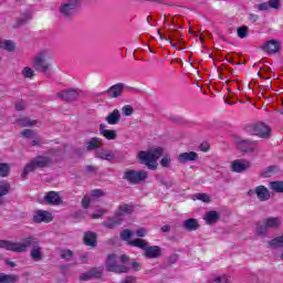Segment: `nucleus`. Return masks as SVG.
<instances>
[{"label": "nucleus", "mask_w": 283, "mask_h": 283, "mask_svg": "<svg viewBox=\"0 0 283 283\" xmlns=\"http://www.w3.org/2000/svg\"><path fill=\"white\" fill-rule=\"evenodd\" d=\"M19 282V276L14 274H0V283H17Z\"/></svg>", "instance_id": "7c9ffc66"}, {"label": "nucleus", "mask_w": 283, "mask_h": 283, "mask_svg": "<svg viewBox=\"0 0 283 283\" xmlns=\"http://www.w3.org/2000/svg\"><path fill=\"white\" fill-rule=\"evenodd\" d=\"M161 231L164 233H169V231H171V227L170 226H164V227H161Z\"/></svg>", "instance_id": "052dcab7"}, {"label": "nucleus", "mask_w": 283, "mask_h": 283, "mask_svg": "<svg viewBox=\"0 0 283 283\" xmlns=\"http://www.w3.org/2000/svg\"><path fill=\"white\" fill-rule=\"evenodd\" d=\"M15 44L10 40L0 41V50H6L7 52H14Z\"/></svg>", "instance_id": "2f4dec72"}, {"label": "nucleus", "mask_w": 283, "mask_h": 283, "mask_svg": "<svg viewBox=\"0 0 283 283\" xmlns=\"http://www.w3.org/2000/svg\"><path fill=\"white\" fill-rule=\"evenodd\" d=\"M31 145H32L33 147H36V146L41 145V139H33V140L31 142Z\"/></svg>", "instance_id": "e2e57ef3"}, {"label": "nucleus", "mask_w": 283, "mask_h": 283, "mask_svg": "<svg viewBox=\"0 0 283 283\" xmlns=\"http://www.w3.org/2000/svg\"><path fill=\"white\" fill-rule=\"evenodd\" d=\"M99 134L106 138V140H116V138H118V133L114 129H107L105 124L99 125Z\"/></svg>", "instance_id": "6ab92c4d"}, {"label": "nucleus", "mask_w": 283, "mask_h": 283, "mask_svg": "<svg viewBox=\"0 0 283 283\" xmlns=\"http://www.w3.org/2000/svg\"><path fill=\"white\" fill-rule=\"evenodd\" d=\"M203 220L207 224H216L220 220V214L216 211L206 212Z\"/></svg>", "instance_id": "a878e982"}, {"label": "nucleus", "mask_w": 283, "mask_h": 283, "mask_svg": "<svg viewBox=\"0 0 283 283\" xmlns=\"http://www.w3.org/2000/svg\"><path fill=\"white\" fill-rule=\"evenodd\" d=\"M80 280H84V281L92 280V273L86 272V273L82 274L80 276Z\"/></svg>", "instance_id": "4d7b16f0"}, {"label": "nucleus", "mask_w": 283, "mask_h": 283, "mask_svg": "<svg viewBox=\"0 0 283 283\" xmlns=\"http://www.w3.org/2000/svg\"><path fill=\"white\" fill-rule=\"evenodd\" d=\"M130 247H137L144 251V258L147 260H158L163 255V249L158 245H148L147 241L143 239H135L128 241Z\"/></svg>", "instance_id": "7ed1b4c3"}, {"label": "nucleus", "mask_w": 283, "mask_h": 283, "mask_svg": "<svg viewBox=\"0 0 283 283\" xmlns=\"http://www.w3.org/2000/svg\"><path fill=\"white\" fill-rule=\"evenodd\" d=\"M103 196H105V192H103V190H99V189L92 190L91 196H85L82 199L83 209H88L92 202H94L95 200H98V198H103Z\"/></svg>", "instance_id": "9b49d317"}, {"label": "nucleus", "mask_w": 283, "mask_h": 283, "mask_svg": "<svg viewBox=\"0 0 283 283\" xmlns=\"http://www.w3.org/2000/svg\"><path fill=\"white\" fill-rule=\"evenodd\" d=\"M61 258L62 260L70 261L71 258H74V252H72L71 250H62Z\"/></svg>", "instance_id": "c03bdc74"}, {"label": "nucleus", "mask_w": 283, "mask_h": 283, "mask_svg": "<svg viewBox=\"0 0 283 283\" xmlns=\"http://www.w3.org/2000/svg\"><path fill=\"white\" fill-rule=\"evenodd\" d=\"M184 229H186V231H198L200 223L198 219L190 218L184 221Z\"/></svg>", "instance_id": "b1692460"}, {"label": "nucleus", "mask_w": 283, "mask_h": 283, "mask_svg": "<svg viewBox=\"0 0 283 283\" xmlns=\"http://www.w3.org/2000/svg\"><path fill=\"white\" fill-rule=\"evenodd\" d=\"M120 238L122 240H129V238H132V231L130 230H124L122 233H120Z\"/></svg>", "instance_id": "3c124183"}, {"label": "nucleus", "mask_w": 283, "mask_h": 283, "mask_svg": "<svg viewBox=\"0 0 283 283\" xmlns=\"http://www.w3.org/2000/svg\"><path fill=\"white\" fill-rule=\"evenodd\" d=\"M134 212V207L127 205V203H124V205H120L119 208H118V211H117V216H129V213H133Z\"/></svg>", "instance_id": "c85d7f7f"}, {"label": "nucleus", "mask_w": 283, "mask_h": 283, "mask_svg": "<svg viewBox=\"0 0 283 283\" xmlns=\"http://www.w3.org/2000/svg\"><path fill=\"white\" fill-rule=\"evenodd\" d=\"M44 201L46 205L57 207L59 205H63V197H61V193L56 191H49L44 197Z\"/></svg>", "instance_id": "4468645a"}, {"label": "nucleus", "mask_w": 283, "mask_h": 283, "mask_svg": "<svg viewBox=\"0 0 283 283\" xmlns=\"http://www.w3.org/2000/svg\"><path fill=\"white\" fill-rule=\"evenodd\" d=\"M33 163H35V167H48L50 165V158L40 156L33 159Z\"/></svg>", "instance_id": "473e14b6"}, {"label": "nucleus", "mask_w": 283, "mask_h": 283, "mask_svg": "<svg viewBox=\"0 0 283 283\" xmlns=\"http://www.w3.org/2000/svg\"><path fill=\"white\" fill-rule=\"evenodd\" d=\"M237 34H238L239 39H247L249 36V27L243 25V27L238 28Z\"/></svg>", "instance_id": "58836bf2"}, {"label": "nucleus", "mask_w": 283, "mask_h": 283, "mask_svg": "<svg viewBox=\"0 0 283 283\" xmlns=\"http://www.w3.org/2000/svg\"><path fill=\"white\" fill-rule=\"evenodd\" d=\"M35 169H36V164L34 163V160H32L31 163L25 165L22 171V176H28V174H32V171H34Z\"/></svg>", "instance_id": "e433bc0d"}, {"label": "nucleus", "mask_w": 283, "mask_h": 283, "mask_svg": "<svg viewBox=\"0 0 283 283\" xmlns=\"http://www.w3.org/2000/svg\"><path fill=\"white\" fill-rule=\"evenodd\" d=\"M32 20V14L30 12L21 13V15L17 19V24L14 28H20V25H25L29 21Z\"/></svg>", "instance_id": "bb28decb"}, {"label": "nucleus", "mask_w": 283, "mask_h": 283, "mask_svg": "<svg viewBox=\"0 0 283 283\" xmlns=\"http://www.w3.org/2000/svg\"><path fill=\"white\" fill-rule=\"evenodd\" d=\"M163 147L150 148L148 151L142 150L137 154V158L142 165H145L151 171L158 169V158L163 156Z\"/></svg>", "instance_id": "f03ea898"}, {"label": "nucleus", "mask_w": 283, "mask_h": 283, "mask_svg": "<svg viewBox=\"0 0 283 283\" xmlns=\"http://www.w3.org/2000/svg\"><path fill=\"white\" fill-rule=\"evenodd\" d=\"M8 266H11L13 269V266H17V264L12 261H7Z\"/></svg>", "instance_id": "0e129e2a"}, {"label": "nucleus", "mask_w": 283, "mask_h": 283, "mask_svg": "<svg viewBox=\"0 0 283 283\" xmlns=\"http://www.w3.org/2000/svg\"><path fill=\"white\" fill-rule=\"evenodd\" d=\"M281 227H282V219L270 217L256 224V233L258 235H261L262 238H264L269 229H280Z\"/></svg>", "instance_id": "423d86ee"}, {"label": "nucleus", "mask_w": 283, "mask_h": 283, "mask_svg": "<svg viewBox=\"0 0 283 283\" xmlns=\"http://www.w3.org/2000/svg\"><path fill=\"white\" fill-rule=\"evenodd\" d=\"M95 158H99L101 160H108L109 163L112 160L116 159V154H114V150L108 148H102L95 153Z\"/></svg>", "instance_id": "f3484780"}, {"label": "nucleus", "mask_w": 283, "mask_h": 283, "mask_svg": "<svg viewBox=\"0 0 283 283\" xmlns=\"http://www.w3.org/2000/svg\"><path fill=\"white\" fill-rule=\"evenodd\" d=\"M132 266H133V269H134L135 271H140V263L134 262V263L132 264Z\"/></svg>", "instance_id": "680f3d73"}, {"label": "nucleus", "mask_w": 283, "mask_h": 283, "mask_svg": "<svg viewBox=\"0 0 283 283\" xmlns=\"http://www.w3.org/2000/svg\"><path fill=\"white\" fill-rule=\"evenodd\" d=\"M108 125H118L120 123V111L115 108L108 116L105 118Z\"/></svg>", "instance_id": "5701e85b"}, {"label": "nucleus", "mask_w": 283, "mask_h": 283, "mask_svg": "<svg viewBox=\"0 0 283 283\" xmlns=\"http://www.w3.org/2000/svg\"><path fill=\"white\" fill-rule=\"evenodd\" d=\"M148 178L149 174L147 170L127 169L124 172V180L129 182V185H140V182H145Z\"/></svg>", "instance_id": "0eeeda50"}, {"label": "nucleus", "mask_w": 283, "mask_h": 283, "mask_svg": "<svg viewBox=\"0 0 283 283\" xmlns=\"http://www.w3.org/2000/svg\"><path fill=\"white\" fill-rule=\"evenodd\" d=\"M10 193V184L8 182H2L0 184V207L3 205V197L8 196Z\"/></svg>", "instance_id": "c756f323"}, {"label": "nucleus", "mask_w": 283, "mask_h": 283, "mask_svg": "<svg viewBox=\"0 0 283 283\" xmlns=\"http://www.w3.org/2000/svg\"><path fill=\"white\" fill-rule=\"evenodd\" d=\"M10 176V165L0 164V178H8Z\"/></svg>", "instance_id": "4c0bfd02"}, {"label": "nucleus", "mask_w": 283, "mask_h": 283, "mask_svg": "<svg viewBox=\"0 0 283 283\" xmlns=\"http://www.w3.org/2000/svg\"><path fill=\"white\" fill-rule=\"evenodd\" d=\"M33 220L38 223L44 222L45 224L52 222L54 220V217L52 216V212L45 211V210H38L33 214Z\"/></svg>", "instance_id": "ddd939ff"}, {"label": "nucleus", "mask_w": 283, "mask_h": 283, "mask_svg": "<svg viewBox=\"0 0 283 283\" xmlns=\"http://www.w3.org/2000/svg\"><path fill=\"white\" fill-rule=\"evenodd\" d=\"M207 283H231V276L229 274H218L210 277Z\"/></svg>", "instance_id": "393cba45"}, {"label": "nucleus", "mask_w": 283, "mask_h": 283, "mask_svg": "<svg viewBox=\"0 0 283 283\" xmlns=\"http://www.w3.org/2000/svg\"><path fill=\"white\" fill-rule=\"evenodd\" d=\"M122 113L124 114V116H132V114H134V107H132L130 105H125L122 108Z\"/></svg>", "instance_id": "a18cd8bd"}, {"label": "nucleus", "mask_w": 283, "mask_h": 283, "mask_svg": "<svg viewBox=\"0 0 283 283\" xmlns=\"http://www.w3.org/2000/svg\"><path fill=\"white\" fill-rule=\"evenodd\" d=\"M276 170L277 168L275 166H270L262 171L261 176H263V178H270Z\"/></svg>", "instance_id": "a19ab883"}, {"label": "nucleus", "mask_w": 283, "mask_h": 283, "mask_svg": "<svg viewBox=\"0 0 283 283\" xmlns=\"http://www.w3.org/2000/svg\"><path fill=\"white\" fill-rule=\"evenodd\" d=\"M21 136H23L24 138H32V136H34V132H32L31 129H24L21 133Z\"/></svg>", "instance_id": "864d4df0"}, {"label": "nucleus", "mask_w": 283, "mask_h": 283, "mask_svg": "<svg viewBox=\"0 0 283 283\" xmlns=\"http://www.w3.org/2000/svg\"><path fill=\"white\" fill-rule=\"evenodd\" d=\"M253 165L250 160L247 159H237L231 163L230 169L234 174H244V171H249Z\"/></svg>", "instance_id": "1a4fd4ad"}, {"label": "nucleus", "mask_w": 283, "mask_h": 283, "mask_svg": "<svg viewBox=\"0 0 283 283\" xmlns=\"http://www.w3.org/2000/svg\"><path fill=\"white\" fill-rule=\"evenodd\" d=\"M118 260L125 264L127 260H129V256L123 254L119 258L116 256V254H109L106 260V269L111 273H127L129 271V268L127 265H120L118 264Z\"/></svg>", "instance_id": "20e7f679"}, {"label": "nucleus", "mask_w": 283, "mask_h": 283, "mask_svg": "<svg viewBox=\"0 0 283 283\" xmlns=\"http://www.w3.org/2000/svg\"><path fill=\"white\" fill-rule=\"evenodd\" d=\"M101 216H105V210H97V212L93 213L91 218H93V220H98Z\"/></svg>", "instance_id": "5fc2aeb1"}, {"label": "nucleus", "mask_w": 283, "mask_h": 283, "mask_svg": "<svg viewBox=\"0 0 283 283\" xmlns=\"http://www.w3.org/2000/svg\"><path fill=\"white\" fill-rule=\"evenodd\" d=\"M159 165H161V167H171V156L170 155H165L160 159Z\"/></svg>", "instance_id": "37998d69"}, {"label": "nucleus", "mask_w": 283, "mask_h": 283, "mask_svg": "<svg viewBox=\"0 0 283 283\" xmlns=\"http://www.w3.org/2000/svg\"><path fill=\"white\" fill-rule=\"evenodd\" d=\"M28 247H33L31 249V258L39 262V260L43 259V250L39 247L36 239L29 237L21 242H12L7 240H0V249H4V251H13L14 253H23L28 251Z\"/></svg>", "instance_id": "f257e3e1"}, {"label": "nucleus", "mask_w": 283, "mask_h": 283, "mask_svg": "<svg viewBox=\"0 0 283 283\" xmlns=\"http://www.w3.org/2000/svg\"><path fill=\"white\" fill-rule=\"evenodd\" d=\"M85 147L88 151H96V149H101V147H103V138L92 137L86 142Z\"/></svg>", "instance_id": "aec40b11"}, {"label": "nucleus", "mask_w": 283, "mask_h": 283, "mask_svg": "<svg viewBox=\"0 0 283 283\" xmlns=\"http://www.w3.org/2000/svg\"><path fill=\"white\" fill-rule=\"evenodd\" d=\"M259 19L260 17L255 13H249L248 15V21H250V23H256Z\"/></svg>", "instance_id": "603ef678"}, {"label": "nucleus", "mask_w": 283, "mask_h": 283, "mask_svg": "<svg viewBox=\"0 0 283 283\" xmlns=\"http://www.w3.org/2000/svg\"><path fill=\"white\" fill-rule=\"evenodd\" d=\"M84 244H86V247H96V233L86 232L84 234Z\"/></svg>", "instance_id": "cd10ccee"}, {"label": "nucleus", "mask_w": 283, "mask_h": 283, "mask_svg": "<svg viewBox=\"0 0 283 283\" xmlns=\"http://www.w3.org/2000/svg\"><path fill=\"white\" fill-rule=\"evenodd\" d=\"M21 74L24 78H33L34 77V69H32L30 66H25L24 69H22Z\"/></svg>", "instance_id": "ea45409f"}, {"label": "nucleus", "mask_w": 283, "mask_h": 283, "mask_svg": "<svg viewBox=\"0 0 283 283\" xmlns=\"http://www.w3.org/2000/svg\"><path fill=\"white\" fill-rule=\"evenodd\" d=\"M269 244L270 247H272V249H277L280 247H283V234L281 237H276L271 241H269Z\"/></svg>", "instance_id": "c9c22d12"}, {"label": "nucleus", "mask_w": 283, "mask_h": 283, "mask_svg": "<svg viewBox=\"0 0 283 283\" xmlns=\"http://www.w3.org/2000/svg\"><path fill=\"white\" fill-rule=\"evenodd\" d=\"M252 134L259 138H271V127L264 123L252 126Z\"/></svg>", "instance_id": "9d476101"}, {"label": "nucleus", "mask_w": 283, "mask_h": 283, "mask_svg": "<svg viewBox=\"0 0 283 283\" xmlns=\"http://www.w3.org/2000/svg\"><path fill=\"white\" fill-rule=\"evenodd\" d=\"M199 148L201 149V151H209V144L203 143V144L200 145Z\"/></svg>", "instance_id": "bf43d9fd"}, {"label": "nucleus", "mask_w": 283, "mask_h": 283, "mask_svg": "<svg viewBox=\"0 0 283 283\" xmlns=\"http://www.w3.org/2000/svg\"><path fill=\"white\" fill-rule=\"evenodd\" d=\"M119 283H136V276H126Z\"/></svg>", "instance_id": "6e6d98bb"}, {"label": "nucleus", "mask_w": 283, "mask_h": 283, "mask_svg": "<svg viewBox=\"0 0 283 283\" xmlns=\"http://www.w3.org/2000/svg\"><path fill=\"white\" fill-rule=\"evenodd\" d=\"M193 200H201V202H211V197L207 193H196Z\"/></svg>", "instance_id": "79ce46f5"}, {"label": "nucleus", "mask_w": 283, "mask_h": 283, "mask_svg": "<svg viewBox=\"0 0 283 283\" xmlns=\"http://www.w3.org/2000/svg\"><path fill=\"white\" fill-rule=\"evenodd\" d=\"M270 189L276 193H283V181H272L270 182Z\"/></svg>", "instance_id": "72a5a7b5"}, {"label": "nucleus", "mask_w": 283, "mask_h": 283, "mask_svg": "<svg viewBox=\"0 0 283 283\" xmlns=\"http://www.w3.org/2000/svg\"><path fill=\"white\" fill-rule=\"evenodd\" d=\"M78 8H81V1L78 0H62L60 12L64 17H73Z\"/></svg>", "instance_id": "6e6552de"}, {"label": "nucleus", "mask_w": 283, "mask_h": 283, "mask_svg": "<svg viewBox=\"0 0 283 283\" xmlns=\"http://www.w3.org/2000/svg\"><path fill=\"white\" fill-rule=\"evenodd\" d=\"M235 144L241 151L249 154L255 149V144L249 139L237 138Z\"/></svg>", "instance_id": "2eb2a0df"}, {"label": "nucleus", "mask_w": 283, "mask_h": 283, "mask_svg": "<svg viewBox=\"0 0 283 283\" xmlns=\"http://www.w3.org/2000/svg\"><path fill=\"white\" fill-rule=\"evenodd\" d=\"M268 3L270 6V10L271 8L274 10H280V0H269Z\"/></svg>", "instance_id": "09e8293b"}, {"label": "nucleus", "mask_w": 283, "mask_h": 283, "mask_svg": "<svg viewBox=\"0 0 283 283\" xmlns=\"http://www.w3.org/2000/svg\"><path fill=\"white\" fill-rule=\"evenodd\" d=\"M123 90H125V84L118 83V84L111 86L107 90V94H108L109 98H118V96H120V94H123Z\"/></svg>", "instance_id": "4be33fe9"}, {"label": "nucleus", "mask_w": 283, "mask_h": 283, "mask_svg": "<svg viewBox=\"0 0 283 283\" xmlns=\"http://www.w3.org/2000/svg\"><path fill=\"white\" fill-rule=\"evenodd\" d=\"M82 262H87V256L83 255L81 256Z\"/></svg>", "instance_id": "69168bd1"}, {"label": "nucleus", "mask_w": 283, "mask_h": 283, "mask_svg": "<svg viewBox=\"0 0 283 283\" xmlns=\"http://www.w3.org/2000/svg\"><path fill=\"white\" fill-rule=\"evenodd\" d=\"M198 160V153L189 151V153H181L178 156V163L185 165L186 163H193Z\"/></svg>", "instance_id": "412c9836"}, {"label": "nucleus", "mask_w": 283, "mask_h": 283, "mask_svg": "<svg viewBox=\"0 0 283 283\" xmlns=\"http://www.w3.org/2000/svg\"><path fill=\"white\" fill-rule=\"evenodd\" d=\"M250 193H256V198H259L261 202H264L271 198V192H269V189L264 186L256 187L254 190H251Z\"/></svg>", "instance_id": "a211bd4d"}, {"label": "nucleus", "mask_w": 283, "mask_h": 283, "mask_svg": "<svg viewBox=\"0 0 283 283\" xmlns=\"http://www.w3.org/2000/svg\"><path fill=\"white\" fill-rule=\"evenodd\" d=\"M57 96L62 98V101H76V98L81 96V91L71 88L60 92Z\"/></svg>", "instance_id": "dca6fc26"}, {"label": "nucleus", "mask_w": 283, "mask_h": 283, "mask_svg": "<svg viewBox=\"0 0 283 283\" xmlns=\"http://www.w3.org/2000/svg\"><path fill=\"white\" fill-rule=\"evenodd\" d=\"M48 61H52V51L43 49L33 57L32 63L35 70H41V72L45 73L50 70V62Z\"/></svg>", "instance_id": "39448f33"}, {"label": "nucleus", "mask_w": 283, "mask_h": 283, "mask_svg": "<svg viewBox=\"0 0 283 283\" xmlns=\"http://www.w3.org/2000/svg\"><path fill=\"white\" fill-rule=\"evenodd\" d=\"M256 8H258L259 12H264L266 10H271L269 1L258 4Z\"/></svg>", "instance_id": "de8ad7c7"}, {"label": "nucleus", "mask_w": 283, "mask_h": 283, "mask_svg": "<svg viewBox=\"0 0 283 283\" xmlns=\"http://www.w3.org/2000/svg\"><path fill=\"white\" fill-rule=\"evenodd\" d=\"M18 124L21 127H32V126L36 125V120H32V119H30L28 117H23V118L18 120Z\"/></svg>", "instance_id": "f704fd0d"}, {"label": "nucleus", "mask_w": 283, "mask_h": 283, "mask_svg": "<svg viewBox=\"0 0 283 283\" xmlns=\"http://www.w3.org/2000/svg\"><path fill=\"white\" fill-rule=\"evenodd\" d=\"M15 109L18 112L25 109V104L23 102H19L18 104H15Z\"/></svg>", "instance_id": "13d9d810"}, {"label": "nucleus", "mask_w": 283, "mask_h": 283, "mask_svg": "<svg viewBox=\"0 0 283 283\" xmlns=\"http://www.w3.org/2000/svg\"><path fill=\"white\" fill-rule=\"evenodd\" d=\"M136 235H137V238H145V235H147V229H145V228L137 229Z\"/></svg>", "instance_id": "8fccbe9b"}, {"label": "nucleus", "mask_w": 283, "mask_h": 283, "mask_svg": "<svg viewBox=\"0 0 283 283\" xmlns=\"http://www.w3.org/2000/svg\"><path fill=\"white\" fill-rule=\"evenodd\" d=\"M262 50L266 54H277L282 50V44L277 40H269L262 45Z\"/></svg>", "instance_id": "f8f14e48"}, {"label": "nucleus", "mask_w": 283, "mask_h": 283, "mask_svg": "<svg viewBox=\"0 0 283 283\" xmlns=\"http://www.w3.org/2000/svg\"><path fill=\"white\" fill-rule=\"evenodd\" d=\"M118 224H120V220L115 219L113 221H106L104 223V226L106 227V229H114V227H118Z\"/></svg>", "instance_id": "49530a36"}]
</instances>
